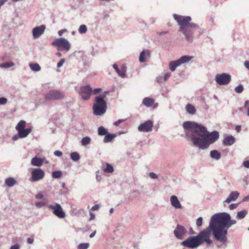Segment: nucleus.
Segmentation results:
<instances>
[{
    "label": "nucleus",
    "mask_w": 249,
    "mask_h": 249,
    "mask_svg": "<svg viewBox=\"0 0 249 249\" xmlns=\"http://www.w3.org/2000/svg\"><path fill=\"white\" fill-rule=\"evenodd\" d=\"M183 127L187 131L184 136L188 141H191L194 146L200 149H206L219 138L217 131L209 132L205 126L194 122L186 121Z\"/></svg>",
    "instance_id": "nucleus-1"
},
{
    "label": "nucleus",
    "mask_w": 249,
    "mask_h": 249,
    "mask_svg": "<svg viewBox=\"0 0 249 249\" xmlns=\"http://www.w3.org/2000/svg\"><path fill=\"white\" fill-rule=\"evenodd\" d=\"M236 223V221L232 220L230 214L226 212L215 213L211 218L209 228L214 238L221 243L224 248L227 247L228 243V231L231 225Z\"/></svg>",
    "instance_id": "nucleus-2"
},
{
    "label": "nucleus",
    "mask_w": 249,
    "mask_h": 249,
    "mask_svg": "<svg viewBox=\"0 0 249 249\" xmlns=\"http://www.w3.org/2000/svg\"><path fill=\"white\" fill-rule=\"evenodd\" d=\"M212 233V231L209 226L205 230L200 231L197 235L189 236L182 241L181 245L189 249L196 248L204 242L208 245H211L213 243L210 239Z\"/></svg>",
    "instance_id": "nucleus-3"
},
{
    "label": "nucleus",
    "mask_w": 249,
    "mask_h": 249,
    "mask_svg": "<svg viewBox=\"0 0 249 249\" xmlns=\"http://www.w3.org/2000/svg\"><path fill=\"white\" fill-rule=\"evenodd\" d=\"M173 17L179 26V31L182 33L188 41L192 42L194 38L193 30L198 28V25L191 22L192 18L190 16H183L174 14Z\"/></svg>",
    "instance_id": "nucleus-4"
},
{
    "label": "nucleus",
    "mask_w": 249,
    "mask_h": 249,
    "mask_svg": "<svg viewBox=\"0 0 249 249\" xmlns=\"http://www.w3.org/2000/svg\"><path fill=\"white\" fill-rule=\"evenodd\" d=\"M52 45L57 48L58 51L68 52L70 49V43L66 39L61 37L54 40Z\"/></svg>",
    "instance_id": "nucleus-5"
},
{
    "label": "nucleus",
    "mask_w": 249,
    "mask_h": 249,
    "mask_svg": "<svg viewBox=\"0 0 249 249\" xmlns=\"http://www.w3.org/2000/svg\"><path fill=\"white\" fill-rule=\"evenodd\" d=\"M64 98V92L55 89L50 90L44 95V99L46 101L60 100Z\"/></svg>",
    "instance_id": "nucleus-6"
},
{
    "label": "nucleus",
    "mask_w": 249,
    "mask_h": 249,
    "mask_svg": "<svg viewBox=\"0 0 249 249\" xmlns=\"http://www.w3.org/2000/svg\"><path fill=\"white\" fill-rule=\"evenodd\" d=\"M215 80L219 85H226L231 82V76L227 73L217 74L215 76Z\"/></svg>",
    "instance_id": "nucleus-7"
},
{
    "label": "nucleus",
    "mask_w": 249,
    "mask_h": 249,
    "mask_svg": "<svg viewBox=\"0 0 249 249\" xmlns=\"http://www.w3.org/2000/svg\"><path fill=\"white\" fill-rule=\"evenodd\" d=\"M45 176L44 172L40 168L34 169L31 173L30 180L36 182L42 179Z\"/></svg>",
    "instance_id": "nucleus-8"
},
{
    "label": "nucleus",
    "mask_w": 249,
    "mask_h": 249,
    "mask_svg": "<svg viewBox=\"0 0 249 249\" xmlns=\"http://www.w3.org/2000/svg\"><path fill=\"white\" fill-rule=\"evenodd\" d=\"M92 93V89L89 85L82 86L80 88L79 94L83 100L89 99Z\"/></svg>",
    "instance_id": "nucleus-9"
},
{
    "label": "nucleus",
    "mask_w": 249,
    "mask_h": 249,
    "mask_svg": "<svg viewBox=\"0 0 249 249\" xmlns=\"http://www.w3.org/2000/svg\"><path fill=\"white\" fill-rule=\"evenodd\" d=\"M187 232V230L183 226L178 224L174 231V234L178 239L182 240Z\"/></svg>",
    "instance_id": "nucleus-10"
},
{
    "label": "nucleus",
    "mask_w": 249,
    "mask_h": 249,
    "mask_svg": "<svg viewBox=\"0 0 249 249\" xmlns=\"http://www.w3.org/2000/svg\"><path fill=\"white\" fill-rule=\"evenodd\" d=\"M153 122L149 120L139 125L138 129L140 132H149L152 130Z\"/></svg>",
    "instance_id": "nucleus-11"
},
{
    "label": "nucleus",
    "mask_w": 249,
    "mask_h": 249,
    "mask_svg": "<svg viewBox=\"0 0 249 249\" xmlns=\"http://www.w3.org/2000/svg\"><path fill=\"white\" fill-rule=\"evenodd\" d=\"M46 26L45 25H41L36 26L32 30L33 36L34 39L39 38L44 33Z\"/></svg>",
    "instance_id": "nucleus-12"
},
{
    "label": "nucleus",
    "mask_w": 249,
    "mask_h": 249,
    "mask_svg": "<svg viewBox=\"0 0 249 249\" xmlns=\"http://www.w3.org/2000/svg\"><path fill=\"white\" fill-rule=\"evenodd\" d=\"M107 106H93V113L96 116L104 114L107 110Z\"/></svg>",
    "instance_id": "nucleus-13"
},
{
    "label": "nucleus",
    "mask_w": 249,
    "mask_h": 249,
    "mask_svg": "<svg viewBox=\"0 0 249 249\" xmlns=\"http://www.w3.org/2000/svg\"><path fill=\"white\" fill-rule=\"evenodd\" d=\"M239 196V193L237 191L231 192L227 199L223 202L224 205L225 206L226 203H230L231 201H235Z\"/></svg>",
    "instance_id": "nucleus-14"
},
{
    "label": "nucleus",
    "mask_w": 249,
    "mask_h": 249,
    "mask_svg": "<svg viewBox=\"0 0 249 249\" xmlns=\"http://www.w3.org/2000/svg\"><path fill=\"white\" fill-rule=\"evenodd\" d=\"M113 68L115 69L118 74L121 77L124 78L126 76V68L125 65H123L121 67V70L118 68V65L116 64L113 65Z\"/></svg>",
    "instance_id": "nucleus-15"
},
{
    "label": "nucleus",
    "mask_w": 249,
    "mask_h": 249,
    "mask_svg": "<svg viewBox=\"0 0 249 249\" xmlns=\"http://www.w3.org/2000/svg\"><path fill=\"white\" fill-rule=\"evenodd\" d=\"M235 142V139L232 135L226 136L223 140V144L225 146H231Z\"/></svg>",
    "instance_id": "nucleus-16"
},
{
    "label": "nucleus",
    "mask_w": 249,
    "mask_h": 249,
    "mask_svg": "<svg viewBox=\"0 0 249 249\" xmlns=\"http://www.w3.org/2000/svg\"><path fill=\"white\" fill-rule=\"evenodd\" d=\"M171 204L176 209H181V205L176 196H172L170 198Z\"/></svg>",
    "instance_id": "nucleus-17"
},
{
    "label": "nucleus",
    "mask_w": 249,
    "mask_h": 249,
    "mask_svg": "<svg viewBox=\"0 0 249 249\" xmlns=\"http://www.w3.org/2000/svg\"><path fill=\"white\" fill-rule=\"evenodd\" d=\"M150 56V52L148 50H143L141 53L139 57V61L140 62H144L147 57Z\"/></svg>",
    "instance_id": "nucleus-18"
},
{
    "label": "nucleus",
    "mask_w": 249,
    "mask_h": 249,
    "mask_svg": "<svg viewBox=\"0 0 249 249\" xmlns=\"http://www.w3.org/2000/svg\"><path fill=\"white\" fill-rule=\"evenodd\" d=\"M93 106H107V105L105 99H103V97L96 96L95 97V103Z\"/></svg>",
    "instance_id": "nucleus-19"
},
{
    "label": "nucleus",
    "mask_w": 249,
    "mask_h": 249,
    "mask_svg": "<svg viewBox=\"0 0 249 249\" xmlns=\"http://www.w3.org/2000/svg\"><path fill=\"white\" fill-rule=\"evenodd\" d=\"M53 214L59 218H63L66 216L65 213L63 211V209L60 204L56 210L55 212L53 213Z\"/></svg>",
    "instance_id": "nucleus-20"
},
{
    "label": "nucleus",
    "mask_w": 249,
    "mask_h": 249,
    "mask_svg": "<svg viewBox=\"0 0 249 249\" xmlns=\"http://www.w3.org/2000/svg\"><path fill=\"white\" fill-rule=\"evenodd\" d=\"M31 163L33 166L40 167L43 164V160L41 158L36 156L32 159Z\"/></svg>",
    "instance_id": "nucleus-21"
},
{
    "label": "nucleus",
    "mask_w": 249,
    "mask_h": 249,
    "mask_svg": "<svg viewBox=\"0 0 249 249\" xmlns=\"http://www.w3.org/2000/svg\"><path fill=\"white\" fill-rule=\"evenodd\" d=\"M210 157L213 159L218 160L221 158V154L217 150H213L210 152Z\"/></svg>",
    "instance_id": "nucleus-22"
},
{
    "label": "nucleus",
    "mask_w": 249,
    "mask_h": 249,
    "mask_svg": "<svg viewBox=\"0 0 249 249\" xmlns=\"http://www.w3.org/2000/svg\"><path fill=\"white\" fill-rule=\"evenodd\" d=\"M193 57L189 55H184L181 56L179 59H178V61L180 65L182 64L186 63L192 59Z\"/></svg>",
    "instance_id": "nucleus-23"
},
{
    "label": "nucleus",
    "mask_w": 249,
    "mask_h": 249,
    "mask_svg": "<svg viewBox=\"0 0 249 249\" xmlns=\"http://www.w3.org/2000/svg\"><path fill=\"white\" fill-rule=\"evenodd\" d=\"M154 103V100L149 97L144 98L142 101V104L147 107H151Z\"/></svg>",
    "instance_id": "nucleus-24"
},
{
    "label": "nucleus",
    "mask_w": 249,
    "mask_h": 249,
    "mask_svg": "<svg viewBox=\"0 0 249 249\" xmlns=\"http://www.w3.org/2000/svg\"><path fill=\"white\" fill-rule=\"evenodd\" d=\"M32 129L31 128H27L26 129H22L18 131L19 135L20 136V138H23L27 137L28 134L31 132Z\"/></svg>",
    "instance_id": "nucleus-25"
},
{
    "label": "nucleus",
    "mask_w": 249,
    "mask_h": 249,
    "mask_svg": "<svg viewBox=\"0 0 249 249\" xmlns=\"http://www.w3.org/2000/svg\"><path fill=\"white\" fill-rule=\"evenodd\" d=\"M16 183V180L14 178L12 177L8 178L5 180V184L10 187L14 186Z\"/></svg>",
    "instance_id": "nucleus-26"
},
{
    "label": "nucleus",
    "mask_w": 249,
    "mask_h": 249,
    "mask_svg": "<svg viewBox=\"0 0 249 249\" xmlns=\"http://www.w3.org/2000/svg\"><path fill=\"white\" fill-rule=\"evenodd\" d=\"M116 137L115 134H110L107 133L104 139V142L108 143L112 141V140Z\"/></svg>",
    "instance_id": "nucleus-27"
},
{
    "label": "nucleus",
    "mask_w": 249,
    "mask_h": 249,
    "mask_svg": "<svg viewBox=\"0 0 249 249\" xmlns=\"http://www.w3.org/2000/svg\"><path fill=\"white\" fill-rule=\"evenodd\" d=\"M187 112L191 115H194L196 112V109L194 106L191 104H188L185 107Z\"/></svg>",
    "instance_id": "nucleus-28"
},
{
    "label": "nucleus",
    "mask_w": 249,
    "mask_h": 249,
    "mask_svg": "<svg viewBox=\"0 0 249 249\" xmlns=\"http://www.w3.org/2000/svg\"><path fill=\"white\" fill-rule=\"evenodd\" d=\"M178 60L171 61L169 63V68L171 71H174L176 70L177 67L180 66Z\"/></svg>",
    "instance_id": "nucleus-29"
},
{
    "label": "nucleus",
    "mask_w": 249,
    "mask_h": 249,
    "mask_svg": "<svg viewBox=\"0 0 249 249\" xmlns=\"http://www.w3.org/2000/svg\"><path fill=\"white\" fill-rule=\"evenodd\" d=\"M248 214V211L244 209L241 211L238 212L236 215V218L238 219H242L244 218Z\"/></svg>",
    "instance_id": "nucleus-30"
},
{
    "label": "nucleus",
    "mask_w": 249,
    "mask_h": 249,
    "mask_svg": "<svg viewBox=\"0 0 249 249\" xmlns=\"http://www.w3.org/2000/svg\"><path fill=\"white\" fill-rule=\"evenodd\" d=\"M26 125V122L23 120H21L19 122L16 126V129L18 131L24 129Z\"/></svg>",
    "instance_id": "nucleus-31"
},
{
    "label": "nucleus",
    "mask_w": 249,
    "mask_h": 249,
    "mask_svg": "<svg viewBox=\"0 0 249 249\" xmlns=\"http://www.w3.org/2000/svg\"><path fill=\"white\" fill-rule=\"evenodd\" d=\"M29 67L34 71H38L41 69V67L37 63H30Z\"/></svg>",
    "instance_id": "nucleus-32"
},
{
    "label": "nucleus",
    "mask_w": 249,
    "mask_h": 249,
    "mask_svg": "<svg viewBox=\"0 0 249 249\" xmlns=\"http://www.w3.org/2000/svg\"><path fill=\"white\" fill-rule=\"evenodd\" d=\"M70 157L71 159L74 161H77L80 159V156L79 154L76 152L71 153Z\"/></svg>",
    "instance_id": "nucleus-33"
},
{
    "label": "nucleus",
    "mask_w": 249,
    "mask_h": 249,
    "mask_svg": "<svg viewBox=\"0 0 249 249\" xmlns=\"http://www.w3.org/2000/svg\"><path fill=\"white\" fill-rule=\"evenodd\" d=\"M59 205V204H58L57 203H56V202H54L52 204L48 205L47 206V208L49 210H53V213L55 212L56 210L58 208Z\"/></svg>",
    "instance_id": "nucleus-34"
},
{
    "label": "nucleus",
    "mask_w": 249,
    "mask_h": 249,
    "mask_svg": "<svg viewBox=\"0 0 249 249\" xmlns=\"http://www.w3.org/2000/svg\"><path fill=\"white\" fill-rule=\"evenodd\" d=\"M91 139L88 136L82 138L81 140V144L83 146H86L90 143Z\"/></svg>",
    "instance_id": "nucleus-35"
},
{
    "label": "nucleus",
    "mask_w": 249,
    "mask_h": 249,
    "mask_svg": "<svg viewBox=\"0 0 249 249\" xmlns=\"http://www.w3.org/2000/svg\"><path fill=\"white\" fill-rule=\"evenodd\" d=\"M15 64L12 62H6L0 64V67L2 68H9L13 66Z\"/></svg>",
    "instance_id": "nucleus-36"
},
{
    "label": "nucleus",
    "mask_w": 249,
    "mask_h": 249,
    "mask_svg": "<svg viewBox=\"0 0 249 249\" xmlns=\"http://www.w3.org/2000/svg\"><path fill=\"white\" fill-rule=\"evenodd\" d=\"M98 134L101 136L106 135L108 132L107 129L103 126H100L98 128Z\"/></svg>",
    "instance_id": "nucleus-37"
},
{
    "label": "nucleus",
    "mask_w": 249,
    "mask_h": 249,
    "mask_svg": "<svg viewBox=\"0 0 249 249\" xmlns=\"http://www.w3.org/2000/svg\"><path fill=\"white\" fill-rule=\"evenodd\" d=\"M114 171L112 165L108 163L106 164V167L104 169V171L105 173H111Z\"/></svg>",
    "instance_id": "nucleus-38"
},
{
    "label": "nucleus",
    "mask_w": 249,
    "mask_h": 249,
    "mask_svg": "<svg viewBox=\"0 0 249 249\" xmlns=\"http://www.w3.org/2000/svg\"><path fill=\"white\" fill-rule=\"evenodd\" d=\"M87 27L85 25L82 24L80 26L78 29V32L79 33L82 34H85L87 32Z\"/></svg>",
    "instance_id": "nucleus-39"
},
{
    "label": "nucleus",
    "mask_w": 249,
    "mask_h": 249,
    "mask_svg": "<svg viewBox=\"0 0 249 249\" xmlns=\"http://www.w3.org/2000/svg\"><path fill=\"white\" fill-rule=\"evenodd\" d=\"M62 176V172L60 171H55L53 172L52 177L54 178H60Z\"/></svg>",
    "instance_id": "nucleus-40"
},
{
    "label": "nucleus",
    "mask_w": 249,
    "mask_h": 249,
    "mask_svg": "<svg viewBox=\"0 0 249 249\" xmlns=\"http://www.w3.org/2000/svg\"><path fill=\"white\" fill-rule=\"evenodd\" d=\"M89 246V243H81L78 246V249H87Z\"/></svg>",
    "instance_id": "nucleus-41"
},
{
    "label": "nucleus",
    "mask_w": 249,
    "mask_h": 249,
    "mask_svg": "<svg viewBox=\"0 0 249 249\" xmlns=\"http://www.w3.org/2000/svg\"><path fill=\"white\" fill-rule=\"evenodd\" d=\"M244 89V87L242 85H239L235 88V91L237 93H241Z\"/></svg>",
    "instance_id": "nucleus-42"
},
{
    "label": "nucleus",
    "mask_w": 249,
    "mask_h": 249,
    "mask_svg": "<svg viewBox=\"0 0 249 249\" xmlns=\"http://www.w3.org/2000/svg\"><path fill=\"white\" fill-rule=\"evenodd\" d=\"M203 218L202 217H198L196 220V225L198 227H199L202 225Z\"/></svg>",
    "instance_id": "nucleus-43"
},
{
    "label": "nucleus",
    "mask_w": 249,
    "mask_h": 249,
    "mask_svg": "<svg viewBox=\"0 0 249 249\" xmlns=\"http://www.w3.org/2000/svg\"><path fill=\"white\" fill-rule=\"evenodd\" d=\"M45 204H46V203L45 202H42V201L37 202L35 203L36 206L38 208H41L42 207L45 206Z\"/></svg>",
    "instance_id": "nucleus-44"
},
{
    "label": "nucleus",
    "mask_w": 249,
    "mask_h": 249,
    "mask_svg": "<svg viewBox=\"0 0 249 249\" xmlns=\"http://www.w3.org/2000/svg\"><path fill=\"white\" fill-rule=\"evenodd\" d=\"M126 121V119H119L118 121L114 122L113 124L116 126H119L120 124L123 123Z\"/></svg>",
    "instance_id": "nucleus-45"
},
{
    "label": "nucleus",
    "mask_w": 249,
    "mask_h": 249,
    "mask_svg": "<svg viewBox=\"0 0 249 249\" xmlns=\"http://www.w3.org/2000/svg\"><path fill=\"white\" fill-rule=\"evenodd\" d=\"M245 108L247 111V115L249 116V101H246L244 105Z\"/></svg>",
    "instance_id": "nucleus-46"
},
{
    "label": "nucleus",
    "mask_w": 249,
    "mask_h": 249,
    "mask_svg": "<svg viewBox=\"0 0 249 249\" xmlns=\"http://www.w3.org/2000/svg\"><path fill=\"white\" fill-rule=\"evenodd\" d=\"M7 99L5 97L0 98V105H3L7 103Z\"/></svg>",
    "instance_id": "nucleus-47"
},
{
    "label": "nucleus",
    "mask_w": 249,
    "mask_h": 249,
    "mask_svg": "<svg viewBox=\"0 0 249 249\" xmlns=\"http://www.w3.org/2000/svg\"><path fill=\"white\" fill-rule=\"evenodd\" d=\"M65 61V59H64V58L61 59L60 60V61L57 63V67L58 68H60V67H62V65H63V64L64 63Z\"/></svg>",
    "instance_id": "nucleus-48"
},
{
    "label": "nucleus",
    "mask_w": 249,
    "mask_h": 249,
    "mask_svg": "<svg viewBox=\"0 0 249 249\" xmlns=\"http://www.w3.org/2000/svg\"><path fill=\"white\" fill-rule=\"evenodd\" d=\"M238 203H233L230 205L229 206V209L230 210H233L237 208L238 206Z\"/></svg>",
    "instance_id": "nucleus-49"
},
{
    "label": "nucleus",
    "mask_w": 249,
    "mask_h": 249,
    "mask_svg": "<svg viewBox=\"0 0 249 249\" xmlns=\"http://www.w3.org/2000/svg\"><path fill=\"white\" fill-rule=\"evenodd\" d=\"M149 176L152 179H157L158 178V176L153 172L150 173Z\"/></svg>",
    "instance_id": "nucleus-50"
},
{
    "label": "nucleus",
    "mask_w": 249,
    "mask_h": 249,
    "mask_svg": "<svg viewBox=\"0 0 249 249\" xmlns=\"http://www.w3.org/2000/svg\"><path fill=\"white\" fill-rule=\"evenodd\" d=\"M44 197V196L41 193H38L36 196V198L38 199H42Z\"/></svg>",
    "instance_id": "nucleus-51"
},
{
    "label": "nucleus",
    "mask_w": 249,
    "mask_h": 249,
    "mask_svg": "<svg viewBox=\"0 0 249 249\" xmlns=\"http://www.w3.org/2000/svg\"><path fill=\"white\" fill-rule=\"evenodd\" d=\"M196 232L194 231L192 227H190L189 229L188 234L190 235L196 234Z\"/></svg>",
    "instance_id": "nucleus-52"
},
{
    "label": "nucleus",
    "mask_w": 249,
    "mask_h": 249,
    "mask_svg": "<svg viewBox=\"0 0 249 249\" xmlns=\"http://www.w3.org/2000/svg\"><path fill=\"white\" fill-rule=\"evenodd\" d=\"M171 72H167L166 73H165L163 77L164 81H166L168 79V78L171 76Z\"/></svg>",
    "instance_id": "nucleus-53"
},
{
    "label": "nucleus",
    "mask_w": 249,
    "mask_h": 249,
    "mask_svg": "<svg viewBox=\"0 0 249 249\" xmlns=\"http://www.w3.org/2000/svg\"><path fill=\"white\" fill-rule=\"evenodd\" d=\"M54 155L55 156L59 157H61L62 155V152H61V151H60L59 150H57V151H54Z\"/></svg>",
    "instance_id": "nucleus-54"
},
{
    "label": "nucleus",
    "mask_w": 249,
    "mask_h": 249,
    "mask_svg": "<svg viewBox=\"0 0 249 249\" xmlns=\"http://www.w3.org/2000/svg\"><path fill=\"white\" fill-rule=\"evenodd\" d=\"M109 92V90H107L104 92V93L102 94L98 95L99 96H102L103 97V99H105L106 98V95Z\"/></svg>",
    "instance_id": "nucleus-55"
},
{
    "label": "nucleus",
    "mask_w": 249,
    "mask_h": 249,
    "mask_svg": "<svg viewBox=\"0 0 249 249\" xmlns=\"http://www.w3.org/2000/svg\"><path fill=\"white\" fill-rule=\"evenodd\" d=\"M243 165L247 168H249V160H246L243 162Z\"/></svg>",
    "instance_id": "nucleus-56"
},
{
    "label": "nucleus",
    "mask_w": 249,
    "mask_h": 249,
    "mask_svg": "<svg viewBox=\"0 0 249 249\" xmlns=\"http://www.w3.org/2000/svg\"><path fill=\"white\" fill-rule=\"evenodd\" d=\"M101 90V88H96V89H95L94 90H92V93L93 94H97L98 93H99Z\"/></svg>",
    "instance_id": "nucleus-57"
},
{
    "label": "nucleus",
    "mask_w": 249,
    "mask_h": 249,
    "mask_svg": "<svg viewBox=\"0 0 249 249\" xmlns=\"http://www.w3.org/2000/svg\"><path fill=\"white\" fill-rule=\"evenodd\" d=\"M19 135V133H18V134H17L16 135H15L13 138H12V140L14 141H17L18 140L19 138H20V136H18Z\"/></svg>",
    "instance_id": "nucleus-58"
},
{
    "label": "nucleus",
    "mask_w": 249,
    "mask_h": 249,
    "mask_svg": "<svg viewBox=\"0 0 249 249\" xmlns=\"http://www.w3.org/2000/svg\"><path fill=\"white\" fill-rule=\"evenodd\" d=\"M10 249H19V245L18 244H16L12 246Z\"/></svg>",
    "instance_id": "nucleus-59"
},
{
    "label": "nucleus",
    "mask_w": 249,
    "mask_h": 249,
    "mask_svg": "<svg viewBox=\"0 0 249 249\" xmlns=\"http://www.w3.org/2000/svg\"><path fill=\"white\" fill-rule=\"evenodd\" d=\"M67 30L65 29H62V30H59L58 32V34L59 36H62L63 34L66 32H67Z\"/></svg>",
    "instance_id": "nucleus-60"
},
{
    "label": "nucleus",
    "mask_w": 249,
    "mask_h": 249,
    "mask_svg": "<svg viewBox=\"0 0 249 249\" xmlns=\"http://www.w3.org/2000/svg\"><path fill=\"white\" fill-rule=\"evenodd\" d=\"M99 206L98 204L94 205L91 209L92 211H96L99 209Z\"/></svg>",
    "instance_id": "nucleus-61"
},
{
    "label": "nucleus",
    "mask_w": 249,
    "mask_h": 249,
    "mask_svg": "<svg viewBox=\"0 0 249 249\" xmlns=\"http://www.w3.org/2000/svg\"><path fill=\"white\" fill-rule=\"evenodd\" d=\"M34 239L31 238H28L27 239V243L29 244H31L34 242Z\"/></svg>",
    "instance_id": "nucleus-62"
},
{
    "label": "nucleus",
    "mask_w": 249,
    "mask_h": 249,
    "mask_svg": "<svg viewBox=\"0 0 249 249\" xmlns=\"http://www.w3.org/2000/svg\"><path fill=\"white\" fill-rule=\"evenodd\" d=\"M244 66H245V67L249 70V61H246L245 62H244Z\"/></svg>",
    "instance_id": "nucleus-63"
},
{
    "label": "nucleus",
    "mask_w": 249,
    "mask_h": 249,
    "mask_svg": "<svg viewBox=\"0 0 249 249\" xmlns=\"http://www.w3.org/2000/svg\"><path fill=\"white\" fill-rule=\"evenodd\" d=\"M241 129V126L240 125H236L235 127V130L237 132H239Z\"/></svg>",
    "instance_id": "nucleus-64"
}]
</instances>
